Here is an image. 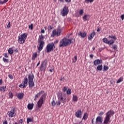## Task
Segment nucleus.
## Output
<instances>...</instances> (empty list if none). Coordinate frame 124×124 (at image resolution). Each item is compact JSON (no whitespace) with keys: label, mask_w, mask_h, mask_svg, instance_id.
<instances>
[{"label":"nucleus","mask_w":124,"mask_h":124,"mask_svg":"<svg viewBox=\"0 0 124 124\" xmlns=\"http://www.w3.org/2000/svg\"><path fill=\"white\" fill-rule=\"evenodd\" d=\"M59 100L56 102V105L60 106L61 103L65 104L66 103V94L59 92L57 94Z\"/></svg>","instance_id":"obj_1"},{"label":"nucleus","mask_w":124,"mask_h":124,"mask_svg":"<svg viewBox=\"0 0 124 124\" xmlns=\"http://www.w3.org/2000/svg\"><path fill=\"white\" fill-rule=\"evenodd\" d=\"M114 112L113 110L110 109L106 113V116L104 118L103 124H108L110 123L111 117L114 115Z\"/></svg>","instance_id":"obj_2"},{"label":"nucleus","mask_w":124,"mask_h":124,"mask_svg":"<svg viewBox=\"0 0 124 124\" xmlns=\"http://www.w3.org/2000/svg\"><path fill=\"white\" fill-rule=\"evenodd\" d=\"M71 42H72V40L64 37L60 41L59 47H66L68 46V45H70Z\"/></svg>","instance_id":"obj_3"},{"label":"nucleus","mask_w":124,"mask_h":124,"mask_svg":"<svg viewBox=\"0 0 124 124\" xmlns=\"http://www.w3.org/2000/svg\"><path fill=\"white\" fill-rule=\"evenodd\" d=\"M27 37H28V33H23L18 36L17 41L19 44H24L26 39H27Z\"/></svg>","instance_id":"obj_4"},{"label":"nucleus","mask_w":124,"mask_h":124,"mask_svg":"<svg viewBox=\"0 0 124 124\" xmlns=\"http://www.w3.org/2000/svg\"><path fill=\"white\" fill-rule=\"evenodd\" d=\"M47 96V94L44 93L40 97L39 100L38 101L37 104L38 105V108H40L43 103L45 102V99H46V97Z\"/></svg>","instance_id":"obj_5"},{"label":"nucleus","mask_w":124,"mask_h":124,"mask_svg":"<svg viewBox=\"0 0 124 124\" xmlns=\"http://www.w3.org/2000/svg\"><path fill=\"white\" fill-rule=\"evenodd\" d=\"M55 48H56V46H55L54 43H49L47 44L46 47V53H50L52 52Z\"/></svg>","instance_id":"obj_6"},{"label":"nucleus","mask_w":124,"mask_h":124,"mask_svg":"<svg viewBox=\"0 0 124 124\" xmlns=\"http://www.w3.org/2000/svg\"><path fill=\"white\" fill-rule=\"evenodd\" d=\"M69 12V9H68V7L65 6L61 10V14L63 17H65V16H67Z\"/></svg>","instance_id":"obj_7"},{"label":"nucleus","mask_w":124,"mask_h":124,"mask_svg":"<svg viewBox=\"0 0 124 124\" xmlns=\"http://www.w3.org/2000/svg\"><path fill=\"white\" fill-rule=\"evenodd\" d=\"M28 82H29L28 78L27 77L24 78L22 83L19 85V88L21 89L26 88L28 86Z\"/></svg>","instance_id":"obj_8"},{"label":"nucleus","mask_w":124,"mask_h":124,"mask_svg":"<svg viewBox=\"0 0 124 124\" xmlns=\"http://www.w3.org/2000/svg\"><path fill=\"white\" fill-rule=\"evenodd\" d=\"M15 111H16V108H15V107H13L11 110L8 112L7 114L10 118H13V117H15V116H16Z\"/></svg>","instance_id":"obj_9"},{"label":"nucleus","mask_w":124,"mask_h":124,"mask_svg":"<svg viewBox=\"0 0 124 124\" xmlns=\"http://www.w3.org/2000/svg\"><path fill=\"white\" fill-rule=\"evenodd\" d=\"M62 29H58L57 31L56 30H53L52 31V34L51 36L52 37H55V36H60L61 35V32H62Z\"/></svg>","instance_id":"obj_10"},{"label":"nucleus","mask_w":124,"mask_h":124,"mask_svg":"<svg viewBox=\"0 0 124 124\" xmlns=\"http://www.w3.org/2000/svg\"><path fill=\"white\" fill-rule=\"evenodd\" d=\"M103 118L101 116H97L95 120V124H102Z\"/></svg>","instance_id":"obj_11"},{"label":"nucleus","mask_w":124,"mask_h":124,"mask_svg":"<svg viewBox=\"0 0 124 124\" xmlns=\"http://www.w3.org/2000/svg\"><path fill=\"white\" fill-rule=\"evenodd\" d=\"M83 114V112L81 109H78L77 111L75 113V116L77 118H82V115Z\"/></svg>","instance_id":"obj_12"},{"label":"nucleus","mask_w":124,"mask_h":124,"mask_svg":"<svg viewBox=\"0 0 124 124\" xmlns=\"http://www.w3.org/2000/svg\"><path fill=\"white\" fill-rule=\"evenodd\" d=\"M38 43H39V46H38V51H41L42 49H43L44 47V41H40L38 42Z\"/></svg>","instance_id":"obj_13"},{"label":"nucleus","mask_w":124,"mask_h":124,"mask_svg":"<svg viewBox=\"0 0 124 124\" xmlns=\"http://www.w3.org/2000/svg\"><path fill=\"white\" fill-rule=\"evenodd\" d=\"M47 65V62L46 61H43V63L41 64L40 70L43 71L46 69V65Z\"/></svg>","instance_id":"obj_14"},{"label":"nucleus","mask_w":124,"mask_h":124,"mask_svg":"<svg viewBox=\"0 0 124 124\" xmlns=\"http://www.w3.org/2000/svg\"><path fill=\"white\" fill-rule=\"evenodd\" d=\"M100 63H102V60L101 59H96L93 61V64L95 66H97V65H99V64H100Z\"/></svg>","instance_id":"obj_15"},{"label":"nucleus","mask_w":124,"mask_h":124,"mask_svg":"<svg viewBox=\"0 0 124 124\" xmlns=\"http://www.w3.org/2000/svg\"><path fill=\"white\" fill-rule=\"evenodd\" d=\"M78 35L81 36V38H85V37H87V33L86 32V31H80L79 33H78Z\"/></svg>","instance_id":"obj_16"},{"label":"nucleus","mask_w":124,"mask_h":124,"mask_svg":"<svg viewBox=\"0 0 124 124\" xmlns=\"http://www.w3.org/2000/svg\"><path fill=\"white\" fill-rule=\"evenodd\" d=\"M24 93H18L16 94V97L18 98V99L19 100H21V99H23V98L24 97Z\"/></svg>","instance_id":"obj_17"},{"label":"nucleus","mask_w":124,"mask_h":124,"mask_svg":"<svg viewBox=\"0 0 124 124\" xmlns=\"http://www.w3.org/2000/svg\"><path fill=\"white\" fill-rule=\"evenodd\" d=\"M94 35H95V32L93 31L88 36V39L89 40H92V39L93 38V36H94Z\"/></svg>","instance_id":"obj_18"},{"label":"nucleus","mask_w":124,"mask_h":124,"mask_svg":"<svg viewBox=\"0 0 124 124\" xmlns=\"http://www.w3.org/2000/svg\"><path fill=\"white\" fill-rule=\"evenodd\" d=\"M28 79H29V85L30 88H31V75L29 74L28 75Z\"/></svg>","instance_id":"obj_19"},{"label":"nucleus","mask_w":124,"mask_h":124,"mask_svg":"<svg viewBox=\"0 0 124 124\" xmlns=\"http://www.w3.org/2000/svg\"><path fill=\"white\" fill-rule=\"evenodd\" d=\"M44 93V91H41L40 92H39L36 95H35V99H34V100H36V98H38V97H39V96H40V95H41V94H42L43 93Z\"/></svg>","instance_id":"obj_20"},{"label":"nucleus","mask_w":124,"mask_h":124,"mask_svg":"<svg viewBox=\"0 0 124 124\" xmlns=\"http://www.w3.org/2000/svg\"><path fill=\"white\" fill-rule=\"evenodd\" d=\"M72 100L74 102H77L78 101V96H77L76 95H73Z\"/></svg>","instance_id":"obj_21"},{"label":"nucleus","mask_w":124,"mask_h":124,"mask_svg":"<svg viewBox=\"0 0 124 124\" xmlns=\"http://www.w3.org/2000/svg\"><path fill=\"white\" fill-rule=\"evenodd\" d=\"M45 37L43 35L41 34L39 36V38L38 39V42L43 41Z\"/></svg>","instance_id":"obj_22"},{"label":"nucleus","mask_w":124,"mask_h":124,"mask_svg":"<svg viewBox=\"0 0 124 124\" xmlns=\"http://www.w3.org/2000/svg\"><path fill=\"white\" fill-rule=\"evenodd\" d=\"M8 52L10 55H12L14 53V50L13 49L12 47L9 48L8 50Z\"/></svg>","instance_id":"obj_23"},{"label":"nucleus","mask_w":124,"mask_h":124,"mask_svg":"<svg viewBox=\"0 0 124 124\" xmlns=\"http://www.w3.org/2000/svg\"><path fill=\"white\" fill-rule=\"evenodd\" d=\"M88 117H89V114L87 113H85L83 115L82 120H84L85 121H86V120L88 119Z\"/></svg>","instance_id":"obj_24"},{"label":"nucleus","mask_w":124,"mask_h":124,"mask_svg":"<svg viewBox=\"0 0 124 124\" xmlns=\"http://www.w3.org/2000/svg\"><path fill=\"white\" fill-rule=\"evenodd\" d=\"M123 81H124V78H123V77H121L120 78L118 79L116 83L117 84H119L121 83V82H123Z\"/></svg>","instance_id":"obj_25"},{"label":"nucleus","mask_w":124,"mask_h":124,"mask_svg":"<svg viewBox=\"0 0 124 124\" xmlns=\"http://www.w3.org/2000/svg\"><path fill=\"white\" fill-rule=\"evenodd\" d=\"M5 89H6V86H2L0 87V92H5Z\"/></svg>","instance_id":"obj_26"},{"label":"nucleus","mask_w":124,"mask_h":124,"mask_svg":"<svg viewBox=\"0 0 124 124\" xmlns=\"http://www.w3.org/2000/svg\"><path fill=\"white\" fill-rule=\"evenodd\" d=\"M52 106H56V101H55V99L53 98L51 101Z\"/></svg>","instance_id":"obj_27"},{"label":"nucleus","mask_w":124,"mask_h":124,"mask_svg":"<svg viewBox=\"0 0 124 124\" xmlns=\"http://www.w3.org/2000/svg\"><path fill=\"white\" fill-rule=\"evenodd\" d=\"M103 42H104V43H106V44H108V43H109V41H108L107 38H104Z\"/></svg>","instance_id":"obj_28"},{"label":"nucleus","mask_w":124,"mask_h":124,"mask_svg":"<svg viewBox=\"0 0 124 124\" xmlns=\"http://www.w3.org/2000/svg\"><path fill=\"white\" fill-rule=\"evenodd\" d=\"M97 69L99 71H101V70H102V65H99L97 66Z\"/></svg>","instance_id":"obj_29"},{"label":"nucleus","mask_w":124,"mask_h":124,"mask_svg":"<svg viewBox=\"0 0 124 124\" xmlns=\"http://www.w3.org/2000/svg\"><path fill=\"white\" fill-rule=\"evenodd\" d=\"M37 57V53L35 52L32 55V60H35V58Z\"/></svg>","instance_id":"obj_30"},{"label":"nucleus","mask_w":124,"mask_h":124,"mask_svg":"<svg viewBox=\"0 0 124 124\" xmlns=\"http://www.w3.org/2000/svg\"><path fill=\"white\" fill-rule=\"evenodd\" d=\"M114 43H115V41H114L113 40H111L110 41H108V45H112V44H114Z\"/></svg>","instance_id":"obj_31"},{"label":"nucleus","mask_w":124,"mask_h":124,"mask_svg":"<svg viewBox=\"0 0 124 124\" xmlns=\"http://www.w3.org/2000/svg\"><path fill=\"white\" fill-rule=\"evenodd\" d=\"M30 123H31V118H27V124H30Z\"/></svg>","instance_id":"obj_32"},{"label":"nucleus","mask_w":124,"mask_h":124,"mask_svg":"<svg viewBox=\"0 0 124 124\" xmlns=\"http://www.w3.org/2000/svg\"><path fill=\"white\" fill-rule=\"evenodd\" d=\"M112 48L114 49V51H118V50H117L118 49V46L116 45H114L112 47Z\"/></svg>","instance_id":"obj_33"},{"label":"nucleus","mask_w":124,"mask_h":124,"mask_svg":"<svg viewBox=\"0 0 124 124\" xmlns=\"http://www.w3.org/2000/svg\"><path fill=\"white\" fill-rule=\"evenodd\" d=\"M79 14L80 16H82L84 14V10L81 9L79 10Z\"/></svg>","instance_id":"obj_34"},{"label":"nucleus","mask_w":124,"mask_h":124,"mask_svg":"<svg viewBox=\"0 0 124 124\" xmlns=\"http://www.w3.org/2000/svg\"><path fill=\"white\" fill-rule=\"evenodd\" d=\"M89 16V15H85L83 16V20H84V21H87V20H88L87 18H88V16Z\"/></svg>","instance_id":"obj_35"},{"label":"nucleus","mask_w":124,"mask_h":124,"mask_svg":"<svg viewBox=\"0 0 124 124\" xmlns=\"http://www.w3.org/2000/svg\"><path fill=\"white\" fill-rule=\"evenodd\" d=\"M109 38H112V39H114V40H117V37H116V36H110L109 35L108 36Z\"/></svg>","instance_id":"obj_36"},{"label":"nucleus","mask_w":124,"mask_h":124,"mask_svg":"<svg viewBox=\"0 0 124 124\" xmlns=\"http://www.w3.org/2000/svg\"><path fill=\"white\" fill-rule=\"evenodd\" d=\"M109 69V67L108 66H104V71H107Z\"/></svg>","instance_id":"obj_37"},{"label":"nucleus","mask_w":124,"mask_h":124,"mask_svg":"<svg viewBox=\"0 0 124 124\" xmlns=\"http://www.w3.org/2000/svg\"><path fill=\"white\" fill-rule=\"evenodd\" d=\"M94 0H85V2H86V3H89V2H93V1Z\"/></svg>","instance_id":"obj_38"},{"label":"nucleus","mask_w":124,"mask_h":124,"mask_svg":"<svg viewBox=\"0 0 124 124\" xmlns=\"http://www.w3.org/2000/svg\"><path fill=\"white\" fill-rule=\"evenodd\" d=\"M71 93H72V91H71V89H68L67 91V94H71Z\"/></svg>","instance_id":"obj_39"},{"label":"nucleus","mask_w":124,"mask_h":124,"mask_svg":"<svg viewBox=\"0 0 124 124\" xmlns=\"http://www.w3.org/2000/svg\"><path fill=\"white\" fill-rule=\"evenodd\" d=\"M9 97H11V98H13V93H12V92L10 91L9 93Z\"/></svg>","instance_id":"obj_40"},{"label":"nucleus","mask_w":124,"mask_h":124,"mask_svg":"<svg viewBox=\"0 0 124 124\" xmlns=\"http://www.w3.org/2000/svg\"><path fill=\"white\" fill-rule=\"evenodd\" d=\"M3 61L4 62H9V59H5L4 57L3 58Z\"/></svg>","instance_id":"obj_41"},{"label":"nucleus","mask_w":124,"mask_h":124,"mask_svg":"<svg viewBox=\"0 0 124 124\" xmlns=\"http://www.w3.org/2000/svg\"><path fill=\"white\" fill-rule=\"evenodd\" d=\"M77 62V56H75L73 58V62Z\"/></svg>","instance_id":"obj_42"},{"label":"nucleus","mask_w":124,"mask_h":124,"mask_svg":"<svg viewBox=\"0 0 124 124\" xmlns=\"http://www.w3.org/2000/svg\"><path fill=\"white\" fill-rule=\"evenodd\" d=\"M27 108L29 110H31V104H29Z\"/></svg>","instance_id":"obj_43"},{"label":"nucleus","mask_w":124,"mask_h":124,"mask_svg":"<svg viewBox=\"0 0 124 124\" xmlns=\"http://www.w3.org/2000/svg\"><path fill=\"white\" fill-rule=\"evenodd\" d=\"M62 92H64V93H65L66 91H67V88L66 87H64L62 89Z\"/></svg>","instance_id":"obj_44"},{"label":"nucleus","mask_w":124,"mask_h":124,"mask_svg":"<svg viewBox=\"0 0 124 124\" xmlns=\"http://www.w3.org/2000/svg\"><path fill=\"white\" fill-rule=\"evenodd\" d=\"M11 27V24H10V21H9L7 26V29H10Z\"/></svg>","instance_id":"obj_45"},{"label":"nucleus","mask_w":124,"mask_h":124,"mask_svg":"<svg viewBox=\"0 0 124 124\" xmlns=\"http://www.w3.org/2000/svg\"><path fill=\"white\" fill-rule=\"evenodd\" d=\"M82 123V121H79V120H76V123L74 124H81Z\"/></svg>","instance_id":"obj_46"},{"label":"nucleus","mask_w":124,"mask_h":124,"mask_svg":"<svg viewBox=\"0 0 124 124\" xmlns=\"http://www.w3.org/2000/svg\"><path fill=\"white\" fill-rule=\"evenodd\" d=\"M8 77L10 79H11V80H12V79H13V76H12V75L9 74Z\"/></svg>","instance_id":"obj_47"},{"label":"nucleus","mask_w":124,"mask_h":124,"mask_svg":"<svg viewBox=\"0 0 124 124\" xmlns=\"http://www.w3.org/2000/svg\"><path fill=\"white\" fill-rule=\"evenodd\" d=\"M4 57L5 58H9L8 53H4Z\"/></svg>","instance_id":"obj_48"},{"label":"nucleus","mask_w":124,"mask_h":124,"mask_svg":"<svg viewBox=\"0 0 124 124\" xmlns=\"http://www.w3.org/2000/svg\"><path fill=\"white\" fill-rule=\"evenodd\" d=\"M104 112L103 111H101L99 113V116H103V115H104Z\"/></svg>","instance_id":"obj_49"},{"label":"nucleus","mask_w":124,"mask_h":124,"mask_svg":"<svg viewBox=\"0 0 124 124\" xmlns=\"http://www.w3.org/2000/svg\"><path fill=\"white\" fill-rule=\"evenodd\" d=\"M48 31H51V30H52L53 28L52 27V26H51V25H49L48 27Z\"/></svg>","instance_id":"obj_50"},{"label":"nucleus","mask_w":124,"mask_h":124,"mask_svg":"<svg viewBox=\"0 0 124 124\" xmlns=\"http://www.w3.org/2000/svg\"><path fill=\"white\" fill-rule=\"evenodd\" d=\"M4 3H6L4 0L3 1L0 0V4H3Z\"/></svg>","instance_id":"obj_51"},{"label":"nucleus","mask_w":124,"mask_h":124,"mask_svg":"<svg viewBox=\"0 0 124 124\" xmlns=\"http://www.w3.org/2000/svg\"><path fill=\"white\" fill-rule=\"evenodd\" d=\"M41 33H45V30L44 29H41Z\"/></svg>","instance_id":"obj_52"},{"label":"nucleus","mask_w":124,"mask_h":124,"mask_svg":"<svg viewBox=\"0 0 124 124\" xmlns=\"http://www.w3.org/2000/svg\"><path fill=\"white\" fill-rule=\"evenodd\" d=\"M121 18L122 21H124V14L121 15Z\"/></svg>","instance_id":"obj_53"},{"label":"nucleus","mask_w":124,"mask_h":124,"mask_svg":"<svg viewBox=\"0 0 124 124\" xmlns=\"http://www.w3.org/2000/svg\"><path fill=\"white\" fill-rule=\"evenodd\" d=\"M19 123H20V124H23V123H24V120H23L22 119H20L19 120Z\"/></svg>","instance_id":"obj_54"},{"label":"nucleus","mask_w":124,"mask_h":124,"mask_svg":"<svg viewBox=\"0 0 124 124\" xmlns=\"http://www.w3.org/2000/svg\"><path fill=\"white\" fill-rule=\"evenodd\" d=\"M65 1H66L67 3H70V2H71V0H65Z\"/></svg>","instance_id":"obj_55"},{"label":"nucleus","mask_w":124,"mask_h":124,"mask_svg":"<svg viewBox=\"0 0 124 124\" xmlns=\"http://www.w3.org/2000/svg\"><path fill=\"white\" fill-rule=\"evenodd\" d=\"M34 86V82H33V80H31V87H33Z\"/></svg>","instance_id":"obj_56"},{"label":"nucleus","mask_w":124,"mask_h":124,"mask_svg":"<svg viewBox=\"0 0 124 124\" xmlns=\"http://www.w3.org/2000/svg\"><path fill=\"white\" fill-rule=\"evenodd\" d=\"M54 44H57V43H59V40H57L56 41H55L54 42V43H53Z\"/></svg>","instance_id":"obj_57"},{"label":"nucleus","mask_w":124,"mask_h":124,"mask_svg":"<svg viewBox=\"0 0 124 124\" xmlns=\"http://www.w3.org/2000/svg\"><path fill=\"white\" fill-rule=\"evenodd\" d=\"M3 124H8L7 121L6 120L4 121L3 122Z\"/></svg>","instance_id":"obj_58"},{"label":"nucleus","mask_w":124,"mask_h":124,"mask_svg":"<svg viewBox=\"0 0 124 124\" xmlns=\"http://www.w3.org/2000/svg\"><path fill=\"white\" fill-rule=\"evenodd\" d=\"M15 53H18V49L16 48L14 50Z\"/></svg>","instance_id":"obj_59"},{"label":"nucleus","mask_w":124,"mask_h":124,"mask_svg":"<svg viewBox=\"0 0 124 124\" xmlns=\"http://www.w3.org/2000/svg\"><path fill=\"white\" fill-rule=\"evenodd\" d=\"M94 118H93L92 119V124H94Z\"/></svg>","instance_id":"obj_60"},{"label":"nucleus","mask_w":124,"mask_h":124,"mask_svg":"<svg viewBox=\"0 0 124 124\" xmlns=\"http://www.w3.org/2000/svg\"><path fill=\"white\" fill-rule=\"evenodd\" d=\"M2 85V79H0V86Z\"/></svg>","instance_id":"obj_61"},{"label":"nucleus","mask_w":124,"mask_h":124,"mask_svg":"<svg viewBox=\"0 0 124 124\" xmlns=\"http://www.w3.org/2000/svg\"><path fill=\"white\" fill-rule=\"evenodd\" d=\"M90 57L91 58V59H93V54H90Z\"/></svg>","instance_id":"obj_62"},{"label":"nucleus","mask_w":124,"mask_h":124,"mask_svg":"<svg viewBox=\"0 0 124 124\" xmlns=\"http://www.w3.org/2000/svg\"><path fill=\"white\" fill-rule=\"evenodd\" d=\"M50 72H53L54 71V69H51L49 70Z\"/></svg>","instance_id":"obj_63"},{"label":"nucleus","mask_w":124,"mask_h":124,"mask_svg":"<svg viewBox=\"0 0 124 124\" xmlns=\"http://www.w3.org/2000/svg\"><path fill=\"white\" fill-rule=\"evenodd\" d=\"M113 83H115V82H114V80H110V84H113Z\"/></svg>","instance_id":"obj_64"}]
</instances>
